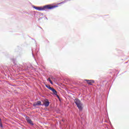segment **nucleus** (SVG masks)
<instances>
[{
    "mask_svg": "<svg viewBox=\"0 0 129 129\" xmlns=\"http://www.w3.org/2000/svg\"><path fill=\"white\" fill-rule=\"evenodd\" d=\"M57 7V6H52L51 5H47L43 7H34V8L37 11H46L47 10H52Z\"/></svg>",
    "mask_w": 129,
    "mask_h": 129,
    "instance_id": "obj_1",
    "label": "nucleus"
},
{
    "mask_svg": "<svg viewBox=\"0 0 129 129\" xmlns=\"http://www.w3.org/2000/svg\"><path fill=\"white\" fill-rule=\"evenodd\" d=\"M46 87L48 89H49V90H51L53 92V93L54 95H57V92L56 91V90H55L54 89L51 88L50 86V85H46Z\"/></svg>",
    "mask_w": 129,
    "mask_h": 129,
    "instance_id": "obj_3",
    "label": "nucleus"
},
{
    "mask_svg": "<svg viewBox=\"0 0 129 129\" xmlns=\"http://www.w3.org/2000/svg\"><path fill=\"white\" fill-rule=\"evenodd\" d=\"M85 81H86L87 83H88L90 85H92V84L94 83V80H85Z\"/></svg>",
    "mask_w": 129,
    "mask_h": 129,
    "instance_id": "obj_6",
    "label": "nucleus"
},
{
    "mask_svg": "<svg viewBox=\"0 0 129 129\" xmlns=\"http://www.w3.org/2000/svg\"><path fill=\"white\" fill-rule=\"evenodd\" d=\"M26 120H27V121L28 123H29L31 125H34L33 121H32V120L28 117H26Z\"/></svg>",
    "mask_w": 129,
    "mask_h": 129,
    "instance_id": "obj_7",
    "label": "nucleus"
},
{
    "mask_svg": "<svg viewBox=\"0 0 129 129\" xmlns=\"http://www.w3.org/2000/svg\"><path fill=\"white\" fill-rule=\"evenodd\" d=\"M47 81H49V83H50L52 85L53 84V83H52V81H51L50 78H49L47 79Z\"/></svg>",
    "mask_w": 129,
    "mask_h": 129,
    "instance_id": "obj_8",
    "label": "nucleus"
},
{
    "mask_svg": "<svg viewBox=\"0 0 129 129\" xmlns=\"http://www.w3.org/2000/svg\"><path fill=\"white\" fill-rule=\"evenodd\" d=\"M42 105V103L40 101H38L37 102H35L33 103V107H36L37 106H41Z\"/></svg>",
    "mask_w": 129,
    "mask_h": 129,
    "instance_id": "obj_4",
    "label": "nucleus"
},
{
    "mask_svg": "<svg viewBox=\"0 0 129 129\" xmlns=\"http://www.w3.org/2000/svg\"><path fill=\"white\" fill-rule=\"evenodd\" d=\"M49 104H50V102H49L48 99H46L45 100H44V106L47 107L49 106Z\"/></svg>",
    "mask_w": 129,
    "mask_h": 129,
    "instance_id": "obj_5",
    "label": "nucleus"
},
{
    "mask_svg": "<svg viewBox=\"0 0 129 129\" xmlns=\"http://www.w3.org/2000/svg\"><path fill=\"white\" fill-rule=\"evenodd\" d=\"M0 126L2 127H3V124L2 123L0 124Z\"/></svg>",
    "mask_w": 129,
    "mask_h": 129,
    "instance_id": "obj_9",
    "label": "nucleus"
},
{
    "mask_svg": "<svg viewBox=\"0 0 129 129\" xmlns=\"http://www.w3.org/2000/svg\"><path fill=\"white\" fill-rule=\"evenodd\" d=\"M74 102L76 104L77 107H78L80 111H82L83 109V104L82 103L80 100H79L78 99H75L74 100Z\"/></svg>",
    "mask_w": 129,
    "mask_h": 129,
    "instance_id": "obj_2",
    "label": "nucleus"
},
{
    "mask_svg": "<svg viewBox=\"0 0 129 129\" xmlns=\"http://www.w3.org/2000/svg\"><path fill=\"white\" fill-rule=\"evenodd\" d=\"M1 121V119L0 118V122Z\"/></svg>",
    "mask_w": 129,
    "mask_h": 129,
    "instance_id": "obj_10",
    "label": "nucleus"
}]
</instances>
